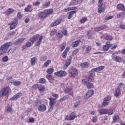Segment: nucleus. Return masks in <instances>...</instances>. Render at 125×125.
I'll use <instances>...</instances> for the list:
<instances>
[{"label": "nucleus", "mask_w": 125, "mask_h": 125, "mask_svg": "<svg viewBox=\"0 0 125 125\" xmlns=\"http://www.w3.org/2000/svg\"><path fill=\"white\" fill-rule=\"evenodd\" d=\"M68 73L70 78H76V76L79 75L78 70L74 68H71L68 70Z\"/></svg>", "instance_id": "nucleus-3"}, {"label": "nucleus", "mask_w": 125, "mask_h": 125, "mask_svg": "<svg viewBox=\"0 0 125 125\" xmlns=\"http://www.w3.org/2000/svg\"><path fill=\"white\" fill-rule=\"evenodd\" d=\"M42 104V101L40 100H37L35 102V106H36V107H37V108H38L39 106H40Z\"/></svg>", "instance_id": "nucleus-26"}, {"label": "nucleus", "mask_w": 125, "mask_h": 125, "mask_svg": "<svg viewBox=\"0 0 125 125\" xmlns=\"http://www.w3.org/2000/svg\"><path fill=\"white\" fill-rule=\"evenodd\" d=\"M83 82H84V84L86 85V87H87V88H88L89 89L90 88H93L94 87L93 84H92V83L87 82V81H86L85 80H83Z\"/></svg>", "instance_id": "nucleus-13"}, {"label": "nucleus", "mask_w": 125, "mask_h": 125, "mask_svg": "<svg viewBox=\"0 0 125 125\" xmlns=\"http://www.w3.org/2000/svg\"><path fill=\"white\" fill-rule=\"evenodd\" d=\"M2 60L4 62H7V61H8V57L5 56L3 58H2Z\"/></svg>", "instance_id": "nucleus-56"}, {"label": "nucleus", "mask_w": 125, "mask_h": 125, "mask_svg": "<svg viewBox=\"0 0 125 125\" xmlns=\"http://www.w3.org/2000/svg\"><path fill=\"white\" fill-rule=\"evenodd\" d=\"M56 36L58 37V38H62L63 37V32L60 31L56 33Z\"/></svg>", "instance_id": "nucleus-41"}, {"label": "nucleus", "mask_w": 125, "mask_h": 125, "mask_svg": "<svg viewBox=\"0 0 125 125\" xmlns=\"http://www.w3.org/2000/svg\"><path fill=\"white\" fill-rule=\"evenodd\" d=\"M13 84L18 86L21 84V82L19 81H13Z\"/></svg>", "instance_id": "nucleus-38"}, {"label": "nucleus", "mask_w": 125, "mask_h": 125, "mask_svg": "<svg viewBox=\"0 0 125 125\" xmlns=\"http://www.w3.org/2000/svg\"><path fill=\"white\" fill-rule=\"evenodd\" d=\"M47 57L46 56H42L40 57V61L43 62L47 60Z\"/></svg>", "instance_id": "nucleus-52"}, {"label": "nucleus", "mask_w": 125, "mask_h": 125, "mask_svg": "<svg viewBox=\"0 0 125 125\" xmlns=\"http://www.w3.org/2000/svg\"><path fill=\"white\" fill-rule=\"evenodd\" d=\"M50 63H51V60H47L43 64V67L46 68V67H48V66L49 65V64H50Z\"/></svg>", "instance_id": "nucleus-31"}, {"label": "nucleus", "mask_w": 125, "mask_h": 125, "mask_svg": "<svg viewBox=\"0 0 125 125\" xmlns=\"http://www.w3.org/2000/svg\"><path fill=\"white\" fill-rule=\"evenodd\" d=\"M38 89H39V91H43L45 88L42 85L39 84Z\"/></svg>", "instance_id": "nucleus-36"}, {"label": "nucleus", "mask_w": 125, "mask_h": 125, "mask_svg": "<svg viewBox=\"0 0 125 125\" xmlns=\"http://www.w3.org/2000/svg\"><path fill=\"white\" fill-rule=\"evenodd\" d=\"M74 9H77L76 7H68L67 8L64 9V11L65 12H67V11H70V10H74Z\"/></svg>", "instance_id": "nucleus-40"}, {"label": "nucleus", "mask_w": 125, "mask_h": 125, "mask_svg": "<svg viewBox=\"0 0 125 125\" xmlns=\"http://www.w3.org/2000/svg\"><path fill=\"white\" fill-rule=\"evenodd\" d=\"M112 58L113 60L116 61V62H122V58L120 57H119L117 55L112 56Z\"/></svg>", "instance_id": "nucleus-16"}, {"label": "nucleus", "mask_w": 125, "mask_h": 125, "mask_svg": "<svg viewBox=\"0 0 125 125\" xmlns=\"http://www.w3.org/2000/svg\"><path fill=\"white\" fill-rule=\"evenodd\" d=\"M86 20H87V18H82L80 20V22L82 24H83V23L85 22V21H86Z\"/></svg>", "instance_id": "nucleus-49"}, {"label": "nucleus", "mask_w": 125, "mask_h": 125, "mask_svg": "<svg viewBox=\"0 0 125 125\" xmlns=\"http://www.w3.org/2000/svg\"><path fill=\"white\" fill-rule=\"evenodd\" d=\"M105 68V66H100L99 67L93 68L92 69V72H99L100 71H102L103 69Z\"/></svg>", "instance_id": "nucleus-18"}, {"label": "nucleus", "mask_w": 125, "mask_h": 125, "mask_svg": "<svg viewBox=\"0 0 125 125\" xmlns=\"http://www.w3.org/2000/svg\"><path fill=\"white\" fill-rule=\"evenodd\" d=\"M91 121L93 123H96L97 122V116L94 117L92 119Z\"/></svg>", "instance_id": "nucleus-58"}, {"label": "nucleus", "mask_w": 125, "mask_h": 125, "mask_svg": "<svg viewBox=\"0 0 125 125\" xmlns=\"http://www.w3.org/2000/svg\"><path fill=\"white\" fill-rule=\"evenodd\" d=\"M60 47L61 48V51H63L65 49V43H62L61 45H60Z\"/></svg>", "instance_id": "nucleus-45"}, {"label": "nucleus", "mask_w": 125, "mask_h": 125, "mask_svg": "<svg viewBox=\"0 0 125 125\" xmlns=\"http://www.w3.org/2000/svg\"><path fill=\"white\" fill-rule=\"evenodd\" d=\"M118 120H119V115L114 116L113 117V121L112 122V124H115V123H118Z\"/></svg>", "instance_id": "nucleus-32"}, {"label": "nucleus", "mask_w": 125, "mask_h": 125, "mask_svg": "<svg viewBox=\"0 0 125 125\" xmlns=\"http://www.w3.org/2000/svg\"><path fill=\"white\" fill-rule=\"evenodd\" d=\"M69 13V15L67 17L68 19H71L72 17H73V15H74V13H77V11H72L70 12Z\"/></svg>", "instance_id": "nucleus-33"}, {"label": "nucleus", "mask_w": 125, "mask_h": 125, "mask_svg": "<svg viewBox=\"0 0 125 125\" xmlns=\"http://www.w3.org/2000/svg\"><path fill=\"white\" fill-rule=\"evenodd\" d=\"M117 8H118V9H120V10H123V11H125V5L123 4H122V3L118 4L117 6Z\"/></svg>", "instance_id": "nucleus-24"}, {"label": "nucleus", "mask_w": 125, "mask_h": 125, "mask_svg": "<svg viewBox=\"0 0 125 125\" xmlns=\"http://www.w3.org/2000/svg\"><path fill=\"white\" fill-rule=\"evenodd\" d=\"M80 104H81V101H79L75 104H74V107L76 108L78 107V106H80Z\"/></svg>", "instance_id": "nucleus-62"}, {"label": "nucleus", "mask_w": 125, "mask_h": 125, "mask_svg": "<svg viewBox=\"0 0 125 125\" xmlns=\"http://www.w3.org/2000/svg\"><path fill=\"white\" fill-rule=\"evenodd\" d=\"M83 1V0H72L70 2V4L71 5H77V4H80V3H82Z\"/></svg>", "instance_id": "nucleus-10"}, {"label": "nucleus", "mask_w": 125, "mask_h": 125, "mask_svg": "<svg viewBox=\"0 0 125 125\" xmlns=\"http://www.w3.org/2000/svg\"><path fill=\"white\" fill-rule=\"evenodd\" d=\"M15 34H16L15 31H11L8 33V36L9 37H12L13 36H14Z\"/></svg>", "instance_id": "nucleus-50"}, {"label": "nucleus", "mask_w": 125, "mask_h": 125, "mask_svg": "<svg viewBox=\"0 0 125 125\" xmlns=\"http://www.w3.org/2000/svg\"><path fill=\"white\" fill-rule=\"evenodd\" d=\"M62 86L63 90L66 92V90H67V86H66V85H65L64 84H62Z\"/></svg>", "instance_id": "nucleus-63"}, {"label": "nucleus", "mask_w": 125, "mask_h": 125, "mask_svg": "<svg viewBox=\"0 0 125 125\" xmlns=\"http://www.w3.org/2000/svg\"><path fill=\"white\" fill-rule=\"evenodd\" d=\"M21 96H22V93L20 92L18 93L17 94L11 98V100L13 101L14 100H17V99H18V98H20L21 97Z\"/></svg>", "instance_id": "nucleus-15"}, {"label": "nucleus", "mask_w": 125, "mask_h": 125, "mask_svg": "<svg viewBox=\"0 0 125 125\" xmlns=\"http://www.w3.org/2000/svg\"><path fill=\"white\" fill-rule=\"evenodd\" d=\"M50 100L49 105L50 106V108L49 109V112H51V110H53V104L55 102V99L49 98Z\"/></svg>", "instance_id": "nucleus-7"}, {"label": "nucleus", "mask_w": 125, "mask_h": 125, "mask_svg": "<svg viewBox=\"0 0 125 125\" xmlns=\"http://www.w3.org/2000/svg\"><path fill=\"white\" fill-rule=\"evenodd\" d=\"M72 62V60L71 59H67L66 60L65 64L64 65L63 69H67L68 67L69 66V65L71 64V62Z\"/></svg>", "instance_id": "nucleus-17"}, {"label": "nucleus", "mask_w": 125, "mask_h": 125, "mask_svg": "<svg viewBox=\"0 0 125 125\" xmlns=\"http://www.w3.org/2000/svg\"><path fill=\"white\" fill-rule=\"evenodd\" d=\"M42 36H41L39 37V40L36 42L35 45L36 46H39L42 42Z\"/></svg>", "instance_id": "nucleus-29"}, {"label": "nucleus", "mask_w": 125, "mask_h": 125, "mask_svg": "<svg viewBox=\"0 0 125 125\" xmlns=\"http://www.w3.org/2000/svg\"><path fill=\"white\" fill-rule=\"evenodd\" d=\"M39 82L41 83H45V79L43 78H41L40 79H39Z\"/></svg>", "instance_id": "nucleus-57"}, {"label": "nucleus", "mask_w": 125, "mask_h": 125, "mask_svg": "<svg viewBox=\"0 0 125 125\" xmlns=\"http://www.w3.org/2000/svg\"><path fill=\"white\" fill-rule=\"evenodd\" d=\"M76 118H77L76 113L73 112L69 115H67L65 118L67 121H73V120H75Z\"/></svg>", "instance_id": "nucleus-4"}, {"label": "nucleus", "mask_w": 125, "mask_h": 125, "mask_svg": "<svg viewBox=\"0 0 125 125\" xmlns=\"http://www.w3.org/2000/svg\"><path fill=\"white\" fill-rule=\"evenodd\" d=\"M29 122L30 123H34V122H35V118H30L29 119Z\"/></svg>", "instance_id": "nucleus-64"}, {"label": "nucleus", "mask_w": 125, "mask_h": 125, "mask_svg": "<svg viewBox=\"0 0 125 125\" xmlns=\"http://www.w3.org/2000/svg\"><path fill=\"white\" fill-rule=\"evenodd\" d=\"M119 95H121V89L119 87H117V88L115 89L114 96L115 97H118V96Z\"/></svg>", "instance_id": "nucleus-21"}, {"label": "nucleus", "mask_w": 125, "mask_h": 125, "mask_svg": "<svg viewBox=\"0 0 125 125\" xmlns=\"http://www.w3.org/2000/svg\"><path fill=\"white\" fill-rule=\"evenodd\" d=\"M104 11H105V9L101 7H99V8L98 9V12L99 13H102V12H104Z\"/></svg>", "instance_id": "nucleus-46"}, {"label": "nucleus", "mask_w": 125, "mask_h": 125, "mask_svg": "<svg viewBox=\"0 0 125 125\" xmlns=\"http://www.w3.org/2000/svg\"><path fill=\"white\" fill-rule=\"evenodd\" d=\"M78 52H79V49H77L74 50L73 52H72V55L73 56L76 55L77 54V53H78Z\"/></svg>", "instance_id": "nucleus-60"}, {"label": "nucleus", "mask_w": 125, "mask_h": 125, "mask_svg": "<svg viewBox=\"0 0 125 125\" xmlns=\"http://www.w3.org/2000/svg\"><path fill=\"white\" fill-rule=\"evenodd\" d=\"M36 61H37V58L36 57H33L31 59V66H35L36 64Z\"/></svg>", "instance_id": "nucleus-28"}, {"label": "nucleus", "mask_w": 125, "mask_h": 125, "mask_svg": "<svg viewBox=\"0 0 125 125\" xmlns=\"http://www.w3.org/2000/svg\"><path fill=\"white\" fill-rule=\"evenodd\" d=\"M38 110L39 112H45L46 111V105L44 104H42L38 107Z\"/></svg>", "instance_id": "nucleus-8"}, {"label": "nucleus", "mask_w": 125, "mask_h": 125, "mask_svg": "<svg viewBox=\"0 0 125 125\" xmlns=\"http://www.w3.org/2000/svg\"><path fill=\"white\" fill-rule=\"evenodd\" d=\"M66 93H67L69 95H73V90L72 89L68 88L65 91Z\"/></svg>", "instance_id": "nucleus-35"}, {"label": "nucleus", "mask_w": 125, "mask_h": 125, "mask_svg": "<svg viewBox=\"0 0 125 125\" xmlns=\"http://www.w3.org/2000/svg\"><path fill=\"white\" fill-rule=\"evenodd\" d=\"M44 11L47 17L48 16V14H52L53 10L52 9H49L45 10Z\"/></svg>", "instance_id": "nucleus-27"}, {"label": "nucleus", "mask_w": 125, "mask_h": 125, "mask_svg": "<svg viewBox=\"0 0 125 125\" xmlns=\"http://www.w3.org/2000/svg\"><path fill=\"white\" fill-rule=\"evenodd\" d=\"M95 71H92V70L91 71V73L89 74V78H93L95 76V73H94Z\"/></svg>", "instance_id": "nucleus-48"}, {"label": "nucleus", "mask_w": 125, "mask_h": 125, "mask_svg": "<svg viewBox=\"0 0 125 125\" xmlns=\"http://www.w3.org/2000/svg\"><path fill=\"white\" fill-rule=\"evenodd\" d=\"M78 45H79V41L74 42L71 44V46L73 47H77Z\"/></svg>", "instance_id": "nucleus-37"}, {"label": "nucleus", "mask_w": 125, "mask_h": 125, "mask_svg": "<svg viewBox=\"0 0 125 125\" xmlns=\"http://www.w3.org/2000/svg\"><path fill=\"white\" fill-rule=\"evenodd\" d=\"M55 75L56 76H58V77H65V76L67 75V72H66L65 71L61 70L60 71L55 72Z\"/></svg>", "instance_id": "nucleus-6"}, {"label": "nucleus", "mask_w": 125, "mask_h": 125, "mask_svg": "<svg viewBox=\"0 0 125 125\" xmlns=\"http://www.w3.org/2000/svg\"><path fill=\"white\" fill-rule=\"evenodd\" d=\"M93 93H94V90L93 89L89 90L85 94V98L86 99H88L89 97H91L93 95Z\"/></svg>", "instance_id": "nucleus-9"}, {"label": "nucleus", "mask_w": 125, "mask_h": 125, "mask_svg": "<svg viewBox=\"0 0 125 125\" xmlns=\"http://www.w3.org/2000/svg\"><path fill=\"white\" fill-rule=\"evenodd\" d=\"M104 40H106V41H112L113 40V37L111 35H106Z\"/></svg>", "instance_id": "nucleus-42"}, {"label": "nucleus", "mask_w": 125, "mask_h": 125, "mask_svg": "<svg viewBox=\"0 0 125 125\" xmlns=\"http://www.w3.org/2000/svg\"><path fill=\"white\" fill-rule=\"evenodd\" d=\"M33 44V42H27L25 43V46H23V48L24 49H25V48H26V47H30V46H31V45Z\"/></svg>", "instance_id": "nucleus-34"}, {"label": "nucleus", "mask_w": 125, "mask_h": 125, "mask_svg": "<svg viewBox=\"0 0 125 125\" xmlns=\"http://www.w3.org/2000/svg\"><path fill=\"white\" fill-rule=\"evenodd\" d=\"M109 102H105V101H103L102 105L103 106H104V107H106V106H108L109 105Z\"/></svg>", "instance_id": "nucleus-54"}, {"label": "nucleus", "mask_w": 125, "mask_h": 125, "mask_svg": "<svg viewBox=\"0 0 125 125\" xmlns=\"http://www.w3.org/2000/svg\"><path fill=\"white\" fill-rule=\"evenodd\" d=\"M110 41H108L106 42V44L103 46V51H108L109 48L113 46V44L110 43Z\"/></svg>", "instance_id": "nucleus-5"}, {"label": "nucleus", "mask_w": 125, "mask_h": 125, "mask_svg": "<svg viewBox=\"0 0 125 125\" xmlns=\"http://www.w3.org/2000/svg\"><path fill=\"white\" fill-rule=\"evenodd\" d=\"M7 12L8 14H12L14 12V10L12 8H9L7 10Z\"/></svg>", "instance_id": "nucleus-51"}, {"label": "nucleus", "mask_w": 125, "mask_h": 125, "mask_svg": "<svg viewBox=\"0 0 125 125\" xmlns=\"http://www.w3.org/2000/svg\"><path fill=\"white\" fill-rule=\"evenodd\" d=\"M26 40L25 38H20L17 39L15 42V44H19L20 43H22L24 41Z\"/></svg>", "instance_id": "nucleus-20"}, {"label": "nucleus", "mask_w": 125, "mask_h": 125, "mask_svg": "<svg viewBox=\"0 0 125 125\" xmlns=\"http://www.w3.org/2000/svg\"><path fill=\"white\" fill-rule=\"evenodd\" d=\"M11 92V89L8 86H7L5 88H3L0 91V98L2 97V96H6L8 93H10Z\"/></svg>", "instance_id": "nucleus-2"}, {"label": "nucleus", "mask_w": 125, "mask_h": 125, "mask_svg": "<svg viewBox=\"0 0 125 125\" xmlns=\"http://www.w3.org/2000/svg\"><path fill=\"white\" fill-rule=\"evenodd\" d=\"M62 58H66L67 57V53L66 51H64L62 54Z\"/></svg>", "instance_id": "nucleus-59"}, {"label": "nucleus", "mask_w": 125, "mask_h": 125, "mask_svg": "<svg viewBox=\"0 0 125 125\" xmlns=\"http://www.w3.org/2000/svg\"><path fill=\"white\" fill-rule=\"evenodd\" d=\"M50 4V1H45L42 3L43 6H48Z\"/></svg>", "instance_id": "nucleus-44"}, {"label": "nucleus", "mask_w": 125, "mask_h": 125, "mask_svg": "<svg viewBox=\"0 0 125 125\" xmlns=\"http://www.w3.org/2000/svg\"><path fill=\"white\" fill-rule=\"evenodd\" d=\"M68 98H69V97L68 96H64L63 97L60 99V102H62V101H65V100H67Z\"/></svg>", "instance_id": "nucleus-43"}, {"label": "nucleus", "mask_w": 125, "mask_h": 125, "mask_svg": "<svg viewBox=\"0 0 125 125\" xmlns=\"http://www.w3.org/2000/svg\"><path fill=\"white\" fill-rule=\"evenodd\" d=\"M54 71L53 68H49L47 70L46 72L49 75H51Z\"/></svg>", "instance_id": "nucleus-47"}, {"label": "nucleus", "mask_w": 125, "mask_h": 125, "mask_svg": "<svg viewBox=\"0 0 125 125\" xmlns=\"http://www.w3.org/2000/svg\"><path fill=\"white\" fill-rule=\"evenodd\" d=\"M7 112L9 113V114H12L13 113V109L11 107L8 106L7 108Z\"/></svg>", "instance_id": "nucleus-39"}, {"label": "nucleus", "mask_w": 125, "mask_h": 125, "mask_svg": "<svg viewBox=\"0 0 125 125\" xmlns=\"http://www.w3.org/2000/svg\"><path fill=\"white\" fill-rule=\"evenodd\" d=\"M104 29H106V26L105 25H103L99 27H96L94 29V32H99V31H102V30H104Z\"/></svg>", "instance_id": "nucleus-22"}, {"label": "nucleus", "mask_w": 125, "mask_h": 125, "mask_svg": "<svg viewBox=\"0 0 125 125\" xmlns=\"http://www.w3.org/2000/svg\"><path fill=\"white\" fill-rule=\"evenodd\" d=\"M39 38H40V35L36 34L33 35V36L30 39V41L32 42V43H34V42H35Z\"/></svg>", "instance_id": "nucleus-12"}, {"label": "nucleus", "mask_w": 125, "mask_h": 125, "mask_svg": "<svg viewBox=\"0 0 125 125\" xmlns=\"http://www.w3.org/2000/svg\"><path fill=\"white\" fill-rule=\"evenodd\" d=\"M13 43L11 42H8L4 43L0 46V55H3L7 52L8 48L11 46Z\"/></svg>", "instance_id": "nucleus-1"}, {"label": "nucleus", "mask_w": 125, "mask_h": 125, "mask_svg": "<svg viewBox=\"0 0 125 125\" xmlns=\"http://www.w3.org/2000/svg\"><path fill=\"white\" fill-rule=\"evenodd\" d=\"M89 65V63L87 62H85L81 63L80 66L82 67V68H87Z\"/></svg>", "instance_id": "nucleus-30"}, {"label": "nucleus", "mask_w": 125, "mask_h": 125, "mask_svg": "<svg viewBox=\"0 0 125 125\" xmlns=\"http://www.w3.org/2000/svg\"><path fill=\"white\" fill-rule=\"evenodd\" d=\"M24 10L26 12H32L33 11V7H32V5H28Z\"/></svg>", "instance_id": "nucleus-25"}, {"label": "nucleus", "mask_w": 125, "mask_h": 125, "mask_svg": "<svg viewBox=\"0 0 125 125\" xmlns=\"http://www.w3.org/2000/svg\"><path fill=\"white\" fill-rule=\"evenodd\" d=\"M9 25H10V30H13V29H15L16 26H17V24L15 23L13 21L10 22Z\"/></svg>", "instance_id": "nucleus-23"}, {"label": "nucleus", "mask_w": 125, "mask_h": 125, "mask_svg": "<svg viewBox=\"0 0 125 125\" xmlns=\"http://www.w3.org/2000/svg\"><path fill=\"white\" fill-rule=\"evenodd\" d=\"M39 87V84H35L32 86V88L33 89H37Z\"/></svg>", "instance_id": "nucleus-61"}, {"label": "nucleus", "mask_w": 125, "mask_h": 125, "mask_svg": "<svg viewBox=\"0 0 125 125\" xmlns=\"http://www.w3.org/2000/svg\"><path fill=\"white\" fill-rule=\"evenodd\" d=\"M107 114L110 115H113V114H114V110L112 109H109V110H108Z\"/></svg>", "instance_id": "nucleus-55"}, {"label": "nucleus", "mask_w": 125, "mask_h": 125, "mask_svg": "<svg viewBox=\"0 0 125 125\" xmlns=\"http://www.w3.org/2000/svg\"><path fill=\"white\" fill-rule=\"evenodd\" d=\"M98 111L99 114H100V115H106L108 114V109L106 108L101 109V110H99Z\"/></svg>", "instance_id": "nucleus-19"}, {"label": "nucleus", "mask_w": 125, "mask_h": 125, "mask_svg": "<svg viewBox=\"0 0 125 125\" xmlns=\"http://www.w3.org/2000/svg\"><path fill=\"white\" fill-rule=\"evenodd\" d=\"M62 22V20H57L53 22L51 24V27H54L55 26H57V25H59V24H61Z\"/></svg>", "instance_id": "nucleus-11"}, {"label": "nucleus", "mask_w": 125, "mask_h": 125, "mask_svg": "<svg viewBox=\"0 0 125 125\" xmlns=\"http://www.w3.org/2000/svg\"><path fill=\"white\" fill-rule=\"evenodd\" d=\"M103 0H99L98 1V6L99 7H101L103 5Z\"/></svg>", "instance_id": "nucleus-53"}, {"label": "nucleus", "mask_w": 125, "mask_h": 125, "mask_svg": "<svg viewBox=\"0 0 125 125\" xmlns=\"http://www.w3.org/2000/svg\"><path fill=\"white\" fill-rule=\"evenodd\" d=\"M38 16L40 18H41L42 19H44L47 17L46 16V14L44 12H40L38 14Z\"/></svg>", "instance_id": "nucleus-14"}]
</instances>
